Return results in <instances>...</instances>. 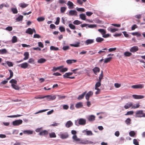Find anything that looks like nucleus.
I'll return each mask as SVG.
<instances>
[{"instance_id":"nucleus-1","label":"nucleus","mask_w":145,"mask_h":145,"mask_svg":"<svg viewBox=\"0 0 145 145\" xmlns=\"http://www.w3.org/2000/svg\"><path fill=\"white\" fill-rule=\"evenodd\" d=\"M73 142L76 143L87 144H95L96 142H93L87 140L86 139H82L77 137L76 135H74L72 137Z\"/></svg>"},{"instance_id":"nucleus-2","label":"nucleus","mask_w":145,"mask_h":145,"mask_svg":"<svg viewBox=\"0 0 145 145\" xmlns=\"http://www.w3.org/2000/svg\"><path fill=\"white\" fill-rule=\"evenodd\" d=\"M101 82L98 81L96 82L95 86V89L97 91L95 92L96 94H99L100 91V89L98 88L101 85Z\"/></svg>"},{"instance_id":"nucleus-3","label":"nucleus","mask_w":145,"mask_h":145,"mask_svg":"<svg viewBox=\"0 0 145 145\" xmlns=\"http://www.w3.org/2000/svg\"><path fill=\"white\" fill-rule=\"evenodd\" d=\"M23 122L22 120H16L12 122V124L14 126H18L21 124Z\"/></svg>"},{"instance_id":"nucleus-4","label":"nucleus","mask_w":145,"mask_h":145,"mask_svg":"<svg viewBox=\"0 0 145 145\" xmlns=\"http://www.w3.org/2000/svg\"><path fill=\"white\" fill-rule=\"evenodd\" d=\"M144 114L143 112V110H140L137 111L136 112V114L135 117L137 118H141L143 117V116H142V115Z\"/></svg>"},{"instance_id":"nucleus-5","label":"nucleus","mask_w":145,"mask_h":145,"mask_svg":"<svg viewBox=\"0 0 145 145\" xmlns=\"http://www.w3.org/2000/svg\"><path fill=\"white\" fill-rule=\"evenodd\" d=\"M78 120H79V123L80 125H84L86 124V120L85 118H78Z\"/></svg>"},{"instance_id":"nucleus-6","label":"nucleus","mask_w":145,"mask_h":145,"mask_svg":"<svg viewBox=\"0 0 145 145\" xmlns=\"http://www.w3.org/2000/svg\"><path fill=\"white\" fill-rule=\"evenodd\" d=\"M144 85L143 84H138L133 85L131 88L133 89H142L144 88Z\"/></svg>"},{"instance_id":"nucleus-7","label":"nucleus","mask_w":145,"mask_h":145,"mask_svg":"<svg viewBox=\"0 0 145 145\" xmlns=\"http://www.w3.org/2000/svg\"><path fill=\"white\" fill-rule=\"evenodd\" d=\"M138 50V48L137 46H134L130 48L129 50L130 52L133 53H135V52Z\"/></svg>"},{"instance_id":"nucleus-8","label":"nucleus","mask_w":145,"mask_h":145,"mask_svg":"<svg viewBox=\"0 0 145 145\" xmlns=\"http://www.w3.org/2000/svg\"><path fill=\"white\" fill-rule=\"evenodd\" d=\"M46 97L48 101H50L51 100H53L55 99L56 98V95H47L45 96L44 98Z\"/></svg>"},{"instance_id":"nucleus-9","label":"nucleus","mask_w":145,"mask_h":145,"mask_svg":"<svg viewBox=\"0 0 145 145\" xmlns=\"http://www.w3.org/2000/svg\"><path fill=\"white\" fill-rule=\"evenodd\" d=\"M69 135L67 132L62 133L60 135V137L62 139H64L68 138Z\"/></svg>"},{"instance_id":"nucleus-10","label":"nucleus","mask_w":145,"mask_h":145,"mask_svg":"<svg viewBox=\"0 0 145 145\" xmlns=\"http://www.w3.org/2000/svg\"><path fill=\"white\" fill-rule=\"evenodd\" d=\"M25 32L31 35L33 33V32L36 33V31L35 29H32L29 28L26 30Z\"/></svg>"},{"instance_id":"nucleus-11","label":"nucleus","mask_w":145,"mask_h":145,"mask_svg":"<svg viewBox=\"0 0 145 145\" xmlns=\"http://www.w3.org/2000/svg\"><path fill=\"white\" fill-rule=\"evenodd\" d=\"M28 65L29 64L25 62L20 64L19 66L22 68L25 69L28 67Z\"/></svg>"},{"instance_id":"nucleus-12","label":"nucleus","mask_w":145,"mask_h":145,"mask_svg":"<svg viewBox=\"0 0 145 145\" xmlns=\"http://www.w3.org/2000/svg\"><path fill=\"white\" fill-rule=\"evenodd\" d=\"M87 119L89 122H91L95 120V116L94 115H90L88 116Z\"/></svg>"},{"instance_id":"nucleus-13","label":"nucleus","mask_w":145,"mask_h":145,"mask_svg":"<svg viewBox=\"0 0 145 145\" xmlns=\"http://www.w3.org/2000/svg\"><path fill=\"white\" fill-rule=\"evenodd\" d=\"M85 132H86V134L87 136H92L93 135L91 131L88 130L87 129L84 130L82 131V133H84Z\"/></svg>"},{"instance_id":"nucleus-14","label":"nucleus","mask_w":145,"mask_h":145,"mask_svg":"<svg viewBox=\"0 0 145 145\" xmlns=\"http://www.w3.org/2000/svg\"><path fill=\"white\" fill-rule=\"evenodd\" d=\"M133 97L135 99H140L144 98V96L142 95H132Z\"/></svg>"},{"instance_id":"nucleus-15","label":"nucleus","mask_w":145,"mask_h":145,"mask_svg":"<svg viewBox=\"0 0 145 145\" xmlns=\"http://www.w3.org/2000/svg\"><path fill=\"white\" fill-rule=\"evenodd\" d=\"M94 42L93 39H88L85 41V44L86 45H88L93 43Z\"/></svg>"},{"instance_id":"nucleus-16","label":"nucleus","mask_w":145,"mask_h":145,"mask_svg":"<svg viewBox=\"0 0 145 145\" xmlns=\"http://www.w3.org/2000/svg\"><path fill=\"white\" fill-rule=\"evenodd\" d=\"M133 103L132 102H129L126 103L124 106V108L125 109L129 108L131 106H132Z\"/></svg>"},{"instance_id":"nucleus-17","label":"nucleus","mask_w":145,"mask_h":145,"mask_svg":"<svg viewBox=\"0 0 145 145\" xmlns=\"http://www.w3.org/2000/svg\"><path fill=\"white\" fill-rule=\"evenodd\" d=\"M93 92L91 91H89L86 95V100H88L89 99V97L92 95Z\"/></svg>"},{"instance_id":"nucleus-18","label":"nucleus","mask_w":145,"mask_h":145,"mask_svg":"<svg viewBox=\"0 0 145 145\" xmlns=\"http://www.w3.org/2000/svg\"><path fill=\"white\" fill-rule=\"evenodd\" d=\"M73 125L72 122L70 120L68 121L65 125V126L67 128H69Z\"/></svg>"},{"instance_id":"nucleus-19","label":"nucleus","mask_w":145,"mask_h":145,"mask_svg":"<svg viewBox=\"0 0 145 145\" xmlns=\"http://www.w3.org/2000/svg\"><path fill=\"white\" fill-rule=\"evenodd\" d=\"M76 61V60L75 59H68L66 60V62L67 64L70 65L75 63Z\"/></svg>"},{"instance_id":"nucleus-20","label":"nucleus","mask_w":145,"mask_h":145,"mask_svg":"<svg viewBox=\"0 0 145 145\" xmlns=\"http://www.w3.org/2000/svg\"><path fill=\"white\" fill-rule=\"evenodd\" d=\"M77 14V12L76 10H70L69 12V15L70 16H76Z\"/></svg>"},{"instance_id":"nucleus-21","label":"nucleus","mask_w":145,"mask_h":145,"mask_svg":"<svg viewBox=\"0 0 145 145\" xmlns=\"http://www.w3.org/2000/svg\"><path fill=\"white\" fill-rule=\"evenodd\" d=\"M33 131L32 130H25L23 131L24 134L27 135H31L33 134Z\"/></svg>"},{"instance_id":"nucleus-22","label":"nucleus","mask_w":145,"mask_h":145,"mask_svg":"<svg viewBox=\"0 0 145 145\" xmlns=\"http://www.w3.org/2000/svg\"><path fill=\"white\" fill-rule=\"evenodd\" d=\"M83 106V103L81 102H79L75 105V106L77 108H81Z\"/></svg>"},{"instance_id":"nucleus-23","label":"nucleus","mask_w":145,"mask_h":145,"mask_svg":"<svg viewBox=\"0 0 145 145\" xmlns=\"http://www.w3.org/2000/svg\"><path fill=\"white\" fill-rule=\"evenodd\" d=\"M24 57L23 58V60H26L29 58V54L28 52H25L24 53Z\"/></svg>"},{"instance_id":"nucleus-24","label":"nucleus","mask_w":145,"mask_h":145,"mask_svg":"<svg viewBox=\"0 0 145 145\" xmlns=\"http://www.w3.org/2000/svg\"><path fill=\"white\" fill-rule=\"evenodd\" d=\"M48 132L46 130H44L42 131H40L39 133V135L40 136L44 135H47L48 134Z\"/></svg>"},{"instance_id":"nucleus-25","label":"nucleus","mask_w":145,"mask_h":145,"mask_svg":"<svg viewBox=\"0 0 145 145\" xmlns=\"http://www.w3.org/2000/svg\"><path fill=\"white\" fill-rule=\"evenodd\" d=\"M93 71L94 73L96 74L97 73L100 71V69L97 67H95L93 69Z\"/></svg>"},{"instance_id":"nucleus-26","label":"nucleus","mask_w":145,"mask_h":145,"mask_svg":"<svg viewBox=\"0 0 145 145\" xmlns=\"http://www.w3.org/2000/svg\"><path fill=\"white\" fill-rule=\"evenodd\" d=\"M67 5L69 6L68 8L69 9L73 8V4L71 1H69L67 3Z\"/></svg>"},{"instance_id":"nucleus-27","label":"nucleus","mask_w":145,"mask_h":145,"mask_svg":"<svg viewBox=\"0 0 145 145\" xmlns=\"http://www.w3.org/2000/svg\"><path fill=\"white\" fill-rule=\"evenodd\" d=\"M28 4H26L24 3H20L19 4V6L21 7L24 8L27 7L28 5Z\"/></svg>"},{"instance_id":"nucleus-28","label":"nucleus","mask_w":145,"mask_h":145,"mask_svg":"<svg viewBox=\"0 0 145 145\" xmlns=\"http://www.w3.org/2000/svg\"><path fill=\"white\" fill-rule=\"evenodd\" d=\"M86 93V91H85L82 94L80 95H79L78 97V99L79 100H81L84 97Z\"/></svg>"},{"instance_id":"nucleus-29","label":"nucleus","mask_w":145,"mask_h":145,"mask_svg":"<svg viewBox=\"0 0 145 145\" xmlns=\"http://www.w3.org/2000/svg\"><path fill=\"white\" fill-rule=\"evenodd\" d=\"M46 61V60L45 59L41 58L38 60L37 63H44Z\"/></svg>"},{"instance_id":"nucleus-30","label":"nucleus","mask_w":145,"mask_h":145,"mask_svg":"<svg viewBox=\"0 0 145 145\" xmlns=\"http://www.w3.org/2000/svg\"><path fill=\"white\" fill-rule=\"evenodd\" d=\"M108 31H110L112 33H114L118 30V29L113 28L112 29L110 27H109L107 29Z\"/></svg>"},{"instance_id":"nucleus-31","label":"nucleus","mask_w":145,"mask_h":145,"mask_svg":"<svg viewBox=\"0 0 145 145\" xmlns=\"http://www.w3.org/2000/svg\"><path fill=\"white\" fill-rule=\"evenodd\" d=\"M80 44V42H76L75 44H71L70 45L71 46L74 47H79Z\"/></svg>"},{"instance_id":"nucleus-32","label":"nucleus","mask_w":145,"mask_h":145,"mask_svg":"<svg viewBox=\"0 0 145 145\" xmlns=\"http://www.w3.org/2000/svg\"><path fill=\"white\" fill-rule=\"evenodd\" d=\"M125 122L127 125H129L131 124V119L129 118H127L125 121Z\"/></svg>"},{"instance_id":"nucleus-33","label":"nucleus","mask_w":145,"mask_h":145,"mask_svg":"<svg viewBox=\"0 0 145 145\" xmlns=\"http://www.w3.org/2000/svg\"><path fill=\"white\" fill-rule=\"evenodd\" d=\"M132 55L131 53L128 51H126L124 53V55L125 57H129Z\"/></svg>"},{"instance_id":"nucleus-34","label":"nucleus","mask_w":145,"mask_h":145,"mask_svg":"<svg viewBox=\"0 0 145 145\" xmlns=\"http://www.w3.org/2000/svg\"><path fill=\"white\" fill-rule=\"evenodd\" d=\"M17 41V37L16 36H13L12 38V43H14Z\"/></svg>"},{"instance_id":"nucleus-35","label":"nucleus","mask_w":145,"mask_h":145,"mask_svg":"<svg viewBox=\"0 0 145 145\" xmlns=\"http://www.w3.org/2000/svg\"><path fill=\"white\" fill-rule=\"evenodd\" d=\"M104 39L100 37H97L96 39V41L97 42H101L104 40Z\"/></svg>"},{"instance_id":"nucleus-36","label":"nucleus","mask_w":145,"mask_h":145,"mask_svg":"<svg viewBox=\"0 0 145 145\" xmlns=\"http://www.w3.org/2000/svg\"><path fill=\"white\" fill-rule=\"evenodd\" d=\"M80 18L83 20H85L86 19V15L85 14H80Z\"/></svg>"},{"instance_id":"nucleus-37","label":"nucleus","mask_w":145,"mask_h":145,"mask_svg":"<svg viewBox=\"0 0 145 145\" xmlns=\"http://www.w3.org/2000/svg\"><path fill=\"white\" fill-rule=\"evenodd\" d=\"M63 67V66H59L57 67H54L52 69V71H53V72H55L56 71H57V70H60L61 68Z\"/></svg>"},{"instance_id":"nucleus-38","label":"nucleus","mask_w":145,"mask_h":145,"mask_svg":"<svg viewBox=\"0 0 145 145\" xmlns=\"http://www.w3.org/2000/svg\"><path fill=\"white\" fill-rule=\"evenodd\" d=\"M139 103H136L133 105L131 108L133 109H135L139 108L140 106V105L139 104Z\"/></svg>"},{"instance_id":"nucleus-39","label":"nucleus","mask_w":145,"mask_h":145,"mask_svg":"<svg viewBox=\"0 0 145 145\" xmlns=\"http://www.w3.org/2000/svg\"><path fill=\"white\" fill-rule=\"evenodd\" d=\"M135 132L133 131H131L129 133V136L132 137H134L135 135Z\"/></svg>"},{"instance_id":"nucleus-40","label":"nucleus","mask_w":145,"mask_h":145,"mask_svg":"<svg viewBox=\"0 0 145 145\" xmlns=\"http://www.w3.org/2000/svg\"><path fill=\"white\" fill-rule=\"evenodd\" d=\"M23 18V16L20 15L18 18H17L16 20L18 22L22 21Z\"/></svg>"},{"instance_id":"nucleus-41","label":"nucleus","mask_w":145,"mask_h":145,"mask_svg":"<svg viewBox=\"0 0 145 145\" xmlns=\"http://www.w3.org/2000/svg\"><path fill=\"white\" fill-rule=\"evenodd\" d=\"M82 23V22L78 20H76L73 22V23L74 24L76 25H78Z\"/></svg>"},{"instance_id":"nucleus-42","label":"nucleus","mask_w":145,"mask_h":145,"mask_svg":"<svg viewBox=\"0 0 145 145\" xmlns=\"http://www.w3.org/2000/svg\"><path fill=\"white\" fill-rule=\"evenodd\" d=\"M103 71H101V73L100 74L98 79V81L101 82V80L103 79Z\"/></svg>"},{"instance_id":"nucleus-43","label":"nucleus","mask_w":145,"mask_h":145,"mask_svg":"<svg viewBox=\"0 0 145 145\" xmlns=\"http://www.w3.org/2000/svg\"><path fill=\"white\" fill-rule=\"evenodd\" d=\"M45 18L44 17H40L37 18V21L39 22H41L44 21Z\"/></svg>"},{"instance_id":"nucleus-44","label":"nucleus","mask_w":145,"mask_h":145,"mask_svg":"<svg viewBox=\"0 0 145 145\" xmlns=\"http://www.w3.org/2000/svg\"><path fill=\"white\" fill-rule=\"evenodd\" d=\"M11 10L14 14H17L18 12V10L16 8H11Z\"/></svg>"},{"instance_id":"nucleus-45","label":"nucleus","mask_w":145,"mask_h":145,"mask_svg":"<svg viewBox=\"0 0 145 145\" xmlns=\"http://www.w3.org/2000/svg\"><path fill=\"white\" fill-rule=\"evenodd\" d=\"M50 50H52L57 51L59 50V48L53 46H51L50 47Z\"/></svg>"},{"instance_id":"nucleus-46","label":"nucleus","mask_w":145,"mask_h":145,"mask_svg":"<svg viewBox=\"0 0 145 145\" xmlns=\"http://www.w3.org/2000/svg\"><path fill=\"white\" fill-rule=\"evenodd\" d=\"M49 136L51 138H55L56 137V135L54 132H52L49 133Z\"/></svg>"},{"instance_id":"nucleus-47","label":"nucleus","mask_w":145,"mask_h":145,"mask_svg":"<svg viewBox=\"0 0 145 145\" xmlns=\"http://www.w3.org/2000/svg\"><path fill=\"white\" fill-rule=\"evenodd\" d=\"M0 54H6L7 52V51L6 49H3L1 50Z\"/></svg>"},{"instance_id":"nucleus-48","label":"nucleus","mask_w":145,"mask_h":145,"mask_svg":"<svg viewBox=\"0 0 145 145\" xmlns=\"http://www.w3.org/2000/svg\"><path fill=\"white\" fill-rule=\"evenodd\" d=\"M12 88L16 90H18L19 89V87L17 85H16L14 84H12Z\"/></svg>"},{"instance_id":"nucleus-49","label":"nucleus","mask_w":145,"mask_h":145,"mask_svg":"<svg viewBox=\"0 0 145 145\" xmlns=\"http://www.w3.org/2000/svg\"><path fill=\"white\" fill-rule=\"evenodd\" d=\"M112 57H109L107 58H105V59L104 62L105 63H106L110 61L112 59Z\"/></svg>"},{"instance_id":"nucleus-50","label":"nucleus","mask_w":145,"mask_h":145,"mask_svg":"<svg viewBox=\"0 0 145 145\" xmlns=\"http://www.w3.org/2000/svg\"><path fill=\"white\" fill-rule=\"evenodd\" d=\"M69 26L71 29H76L75 26L72 24H70L69 25Z\"/></svg>"},{"instance_id":"nucleus-51","label":"nucleus","mask_w":145,"mask_h":145,"mask_svg":"<svg viewBox=\"0 0 145 145\" xmlns=\"http://www.w3.org/2000/svg\"><path fill=\"white\" fill-rule=\"evenodd\" d=\"M68 70V69L67 68L65 67L63 68H61L59 71L60 72H63L67 71Z\"/></svg>"},{"instance_id":"nucleus-52","label":"nucleus","mask_w":145,"mask_h":145,"mask_svg":"<svg viewBox=\"0 0 145 145\" xmlns=\"http://www.w3.org/2000/svg\"><path fill=\"white\" fill-rule=\"evenodd\" d=\"M66 9V7H62L60 8V11L61 13H63Z\"/></svg>"},{"instance_id":"nucleus-53","label":"nucleus","mask_w":145,"mask_h":145,"mask_svg":"<svg viewBox=\"0 0 145 145\" xmlns=\"http://www.w3.org/2000/svg\"><path fill=\"white\" fill-rule=\"evenodd\" d=\"M6 63L9 67H12L13 66V64L11 62L7 61H6Z\"/></svg>"},{"instance_id":"nucleus-54","label":"nucleus","mask_w":145,"mask_h":145,"mask_svg":"<svg viewBox=\"0 0 145 145\" xmlns=\"http://www.w3.org/2000/svg\"><path fill=\"white\" fill-rule=\"evenodd\" d=\"M134 113V112L133 111H131L127 112L126 114H125L126 116L133 115Z\"/></svg>"},{"instance_id":"nucleus-55","label":"nucleus","mask_w":145,"mask_h":145,"mask_svg":"<svg viewBox=\"0 0 145 145\" xmlns=\"http://www.w3.org/2000/svg\"><path fill=\"white\" fill-rule=\"evenodd\" d=\"M9 82L10 83H12V84H17V81L15 79H12L9 81Z\"/></svg>"},{"instance_id":"nucleus-56","label":"nucleus","mask_w":145,"mask_h":145,"mask_svg":"<svg viewBox=\"0 0 145 145\" xmlns=\"http://www.w3.org/2000/svg\"><path fill=\"white\" fill-rule=\"evenodd\" d=\"M59 29L61 32H64L65 31V28L62 26H60L59 28Z\"/></svg>"},{"instance_id":"nucleus-57","label":"nucleus","mask_w":145,"mask_h":145,"mask_svg":"<svg viewBox=\"0 0 145 145\" xmlns=\"http://www.w3.org/2000/svg\"><path fill=\"white\" fill-rule=\"evenodd\" d=\"M56 97H58V98L59 99H64L65 97V96H61L59 95H57L56 96Z\"/></svg>"},{"instance_id":"nucleus-58","label":"nucleus","mask_w":145,"mask_h":145,"mask_svg":"<svg viewBox=\"0 0 145 145\" xmlns=\"http://www.w3.org/2000/svg\"><path fill=\"white\" fill-rule=\"evenodd\" d=\"M133 143L135 145H139L138 142L136 139H134L133 140Z\"/></svg>"},{"instance_id":"nucleus-59","label":"nucleus","mask_w":145,"mask_h":145,"mask_svg":"<svg viewBox=\"0 0 145 145\" xmlns=\"http://www.w3.org/2000/svg\"><path fill=\"white\" fill-rule=\"evenodd\" d=\"M5 29L6 30L10 31L12 30V27L11 26H8L6 28H5Z\"/></svg>"},{"instance_id":"nucleus-60","label":"nucleus","mask_w":145,"mask_h":145,"mask_svg":"<svg viewBox=\"0 0 145 145\" xmlns=\"http://www.w3.org/2000/svg\"><path fill=\"white\" fill-rule=\"evenodd\" d=\"M98 31L102 34H105L106 33L105 31L103 29H99Z\"/></svg>"},{"instance_id":"nucleus-61","label":"nucleus","mask_w":145,"mask_h":145,"mask_svg":"<svg viewBox=\"0 0 145 145\" xmlns=\"http://www.w3.org/2000/svg\"><path fill=\"white\" fill-rule=\"evenodd\" d=\"M97 25L96 24H90L88 25V27L90 28H94L97 27Z\"/></svg>"},{"instance_id":"nucleus-62","label":"nucleus","mask_w":145,"mask_h":145,"mask_svg":"<svg viewBox=\"0 0 145 145\" xmlns=\"http://www.w3.org/2000/svg\"><path fill=\"white\" fill-rule=\"evenodd\" d=\"M28 63H30L34 64V59H33L32 58H30V59H29L28 61Z\"/></svg>"},{"instance_id":"nucleus-63","label":"nucleus","mask_w":145,"mask_h":145,"mask_svg":"<svg viewBox=\"0 0 145 145\" xmlns=\"http://www.w3.org/2000/svg\"><path fill=\"white\" fill-rule=\"evenodd\" d=\"M62 49L64 50L65 51L69 49V47L68 46H64L63 47Z\"/></svg>"},{"instance_id":"nucleus-64","label":"nucleus","mask_w":145,"mask_h":145,"mask_svg":"<svg viewBox=\"0 0 145 145\" xmlns=\"http://www.w3.org/2000/svg\"><path fill=\"white\" fill-rule=\"evenodd\" d=\"M66 1L65 0H59L58 3L60 4H63L64 3H66Z\"/></svg>"}]
</instances>
